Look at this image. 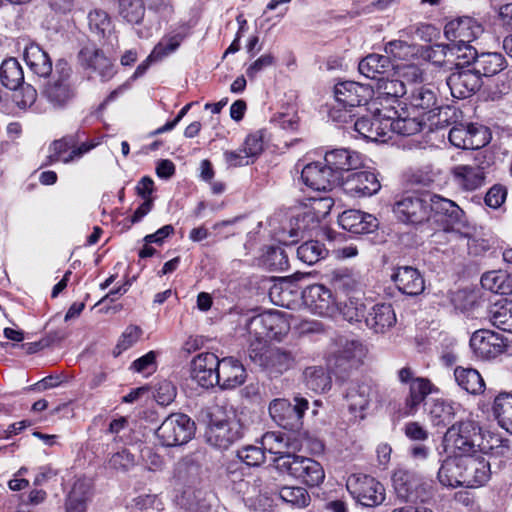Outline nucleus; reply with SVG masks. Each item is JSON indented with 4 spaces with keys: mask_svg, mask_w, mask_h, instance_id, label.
<instances>
[{
    "mask_svg": "<svg viewBox=\"0 0 512 512\" xmlns=\"http://www.w3.org/2000/svg\"><path fill=\"white\" fill-rule=\"evenodd\" d=\"M439 222L444 232L450 234V241L460 240L465 242L467 251L471 255H479L487 245L478 243L475 239V226L472 225L465 212L453 201L439 195H430V214Z\"/></svg>",
    "mask_w": 512,
    "mask_h": 512,
    "instance_id": "1",
    "label": "nucleus"
},
{
    "mask_svg": "<svg viewBox=\"0 0 512 512\" xmlns=\"http://www.w3.org/2000/svg\"><path fill=\"white\" fill-rule=\"evenodd\" d=\"M209 419L205 432L206 441L219 449H227L232 443L241 438L242 428L235 419L232 408L224 405H214L207 412Z\"/></svg>",
    "mask_w": 512,
    "mask_h": 512,
    "instance_id": "2",
    "label": "nucleus"
},
{
    "mask_svg": "<svg viewBox=\"0 0 512 512\" xmlns=\"http://www.w3.org/2000/svg\"><path fill=\"white\" fill-rule=\"evenodd\" d=\"M248 356L270 377H278L296 365L298 354L293 349L252 342Z\"/></svg>",
    "mask_w": 512,
    "mask_h": 512,
    "instance_id": "3",
    "label": "nucleus"
},
{
    "mask_svg": "<svg viewBox=\"0 0 512 512\" xmlns=\"http://www.w3.org/2000/svg\"><path fill=\"white\" fill-rule=\"evenodd\" d=\"M273 461L278 470L288 473L310 487L318 486L325 478L323 467L312 458L293 454L274 458Z\"/></svg>",
    "mask_w": 512,
    "mask_h": 512,
    "instance_id": "4",
    "label": "nucleus"
},
{
    "mask_svg": "<svg viewBox=\"0 0 512 512\" xmlns=\"http://www.w3.org/2000/svg\"><path fill=\"white\" fill-rule=\"evenodd\" d=\"M71 76L72 70L68 63L59 61L51 80L45 85L43 95L55 108L65 106L74 97Z\"/></svg>",
    "mask_w": 512,
    "mask_h": 512,
    "instance_id": "5",
    "label": "nucleus"
},
{
    "mask_svg": "<svg viewBox=\"0 0 512 512\" xmlns=\"http://www.w3.org/2000/svg\"><path fill=\"white\" fill-rule=\"evenodd\" d=\"M295 404H291L287 399H274L269 404V414L274 422L280 427L296 431L302 426V418L308 409V401L303 397H295Z\"/></svg>",
    "mask_w": 512,
    "mask_h": 512,
    "instance_id": "6",
    "label": "nucleus"
},
{
    "mask_svg": "<svg viewBox=\"0 0 512 512\" xmlns=\"http://www.w3.org/2000/svg\"><path fill=\"white\" fill-rule=\"evenodd\" d=\"M194 433V422L185 414H171L156 430L163 446L173 447L187 443Z\"/></svg>",
    "mask_w": 512,
    "mask_h": 512,
    "instance_id": "7",
    "label": "nucleus"
},
{
    "mask_svg": "<svg viewBox=\"0 0 512 512\" xmlns=\"http://www.w3.org/2000/svg\"><path fill=\"white\" fill-rule=\"evenodd\" d=\"M347 489L361 505L375 507L385 500V488L375 478L354 474L347 480Z\"/></svg>",
    "mask_w": 512,
    "mask_h": 512,
    "instance_id": "8",
    "label": "nucleus"
},
{
    "mask_svg": "<svg viewBox=\"0 0 512 512\" xmlns=\"http://www.w3.org/2000/svg\"><path fill=\"white\" fill-rule=\"evenodd\" d=\"M481 439L480 426L472 421H460L453 424L445 433V442L452 446L459 454L477 452L479 440Z\"/></svg>",
    "mask_w": 512,
    "mask_h": 512,
    "instance_id": "9",
    "label": "nucleus"
},
{
    "mask_svg": "<svg viewBox=\"0 0 512 512\" xmlns=\"http://www.w3.org/2000/svg\"><path fill=\"white\" fill-rule=\"evenodd\" d=\"M396 217L407 224H421L430 218V195L421 197L415 194L404 195L394 204Z\"/></svg>",
    "mask_w": 512,
    "mask_h": 512,
    "instance_id": "10",
    "label": "nucleus"
},
{
    "mask_svg": "<svg viewBox=\"0 0 512 512\" xmlns=\"http://www.w3.org/2000/svg\"><path fill=\"white\" fill-rule=\"evenodd\" d=\"M366 351V347L359 340L341 336L335 342L330 362L335 369L347 371L362 362Z\"/></svg>",
    "mask_w": 512,
    "mask_h": 512,
    "instance_id": "11",
    "label": "nucleus"
},
{
    "mask_svg": "<svg viewBox=\"0 0 512 512\" xmlns=\"http://www.w3.org/2000/svg\"><path fill=\"white\" fill-rule=\"evenodd\" d=\"M336 103L346 108L368 107L373 100V89L368 85H363L354 81H345L338 83L334 89Z\"/></svg>",
    "mask_w": 512,
    "mask_h": 512,
    "instance_id": "12",
    "label": "nucleus"
},
{
    "mask_svg": "<svg viewBox=\"0 0 512 512\" xmlns=\"http://www.w3.org/2000/svg\"><path fill=\"white\" fill-rule=\"evenodd\" d=\"M484 32V28L476 19L468 16L450 20L444 27V36L449 42L472 43Z\"/></svg>",
    "mask_w": 512,
    "mask_h": 512,
    "instance_id": "13",
    "label": "nucleus"
},
{
    "mask_svg": "<svg viewBox=\"0 0 512 512\" xmlns=\"http://www.w3.org/2000/svg\"><path fill=\"white\" fill-rule=\"evenodd\" d=\"M462 469L466 488L483 486L491 476L490 462L478 452L463 454Z\"/></svg>",
    "mask_w": 512,
    "mask_h": 512,
    "instance_id": "14",
    "label": "nucleus"
},
{
    "mask_svg": "<svg viewBox=\"0 0 512 512\" xmlns=\"http://www.w3.org/2000/svg\"><path fill=\"white\" fill-rule=\"evenodd\" d=\"M473 352L482 359H491L500 355L506 344L503 337L491 330L481 329L475 331L470 339Z\"/></svg>",
    "mask_w": 512,
    "mask_h": 512,
    "instance_id": "15",
    "label": "nucleus"
},
{
    "mask_svg": "<svg viewBox=\"0 0 512 512\" xmlns=\"http://www.w3.org/2000/svg\"><path fill=\"white\" fill-rule=\"evenodd\" d=\"M374 394L375 389L370 381L350 382L344 395L349 411L363 419V412L369 407Z\"/></svg>",
    "mask_w": 512,
    "mask_h": 512,
    "instance_id": "16",
    "label": "nucleus"
},
{
    "mask_svg": "<svg viewBox=\"0 0 512 512\" xmlns=\"http://www.w3.org/2000/svg\"><path fill=\"white\" fill-rule=\"evenodd\" d=\"M301 179L306 186L316 191H329L340 185L339 176L334 174L327 166L320 163L307 164L301 173Z\"/></svg>",
    "mask_w": 512,
    "mask_h": 512,
    "instance_id": "17",
    "label": "nucleus"
},
{
    "mask_svg": "<svg viewBox=\"0 0 512 512\" xmlns=\"http://www.w3.org/2000/svg\"><path fill=\"white\" fill-rule=\"evenodd\" d=\"M302 298L306 307L319 316H329L334 311L332 292L322 284H313L304 289Z\"/></svg>",
    "mask_w": 512,
    "mask_h": 512,
    "instance_id": "18",
    "label": "nucleus"
},
{
    "mask_svg": "<svg viewBox=\"0 0 512 512\" xmlns=\"http://www.w3.org/2000/svg\"><path fill=\"white\" fill-rule=\"evenodd\" d=\"M340 185L352 197H367L376 194L381 184L373 172L360 171L349 174Z\"/></svg>",
    "mask_w": 512,
    "mask_h": 512,
    "instance_id": "19",
    "label": "nucleus"
},
{
    "mask_svg": "<svg viewBox=\"0 0 512 512\" xmlns=\"http://www.w3.org/2000/svg\"><path fill=\"white\" fill-rule=\"evenodd\" d=\"M446 82L452 96L457 99H465L472 96L482 86L481 77L474 69L453 72Z\"/></svg>",
    "mask_w": 512,
    "mask_h": 512,
    "instance_id": "20",
    "label": "nucleus"
},
{
    "mask_svg": "<svg viewBox=\"0 0 512 512\" xmlns=\"http://www.w3.org/2000/svg\"><path fill=\"white\" fill-rule=\"evenodd\" d=\"M217 366H219V359L215 354L201 353L191 362V377L201 387H213L216 383Z\"/></svg>",
    "mask_w": 512,
    "mask_h": 512,
    "instance_id": "21",
    "label": "nucleus"
},
{
    "mask_svg": "<svg viewBox=\"0 0 512 512\" xmlns=\"http://www.w3.org/2000/svg\"><path fill=\"white\" fill-rule=\"evenodd\" d=\"M328 168L339 176V182L343 179V174L351 170H356L362 166L361 155L353 150L340 148L327 151L324 157Z\"/></svg>",
    "mask_w": 512,
    "mask_h": 512,
    "instance_id": "22",
    "label": "nucleus"
},
{
    "mask_svg": "<svg viewBox=\"0 0 512 512\" xmlns=\"http://www.w3.org/2000/svg\"><path fill=\"white\" fill-rule=\"evenodd\" d=\"M332 206L333 200L329 197L313 199L312 208L296 217V227L291 229L290 236L297 237L300 233L317 227L320 218L327 215Z\"/></svg>",
    "mask_w": 512,
    "mask_h": 512,
    "instance_id": "23",
    "label": "nucleus"
},
{
    "mask_svg": "<svg viewBox=\"0 0 512 512\" xmlns=\"http://www.w3.org/2000/svg\"><path fill=\"white\" fill-rule=\"evenodd\" d=\"M216 383L221 389H234L245 382L247 377L243 364L233 357L219 360Z\"/></svg>",
    "mask_w": 512,
    "mask_h": 512,
    "instance_id": "24",
    "label": "nucleus"
},
{
    "mask_svg": "<svg viewBox=\"0 0 512 512\" xmlns=\"http://www.w3.org/2000/svg\"><path fill=\"white\" fill-rule=\"evenodd\" d=\"M281 318L275 313H263L252 317L247 323V331L254 340L252 342H261L267 345L268 339L274 337L278 332L276 327Z\"/></svg>",
    "mask_w": 512,
    "mask_h": 512,
    "instance_id": "25",
    "label": "nucleus"
},
{
    "mask_svg": "<svg viewBox=\"0 0 512 512\" xmlns=\"http://www.w3.org/2000/svg\"><path fill=\"white\" fill-rule=\"evenodd\" d=\"M391 279L398 290L409 296H417L425 289V282L418 269L411 266L396 268Z\"/></svg>",
    "mask_w": 512,
    "mask_h": 512,
    "instance_id": "26",
    "label": "nucleus"
},
{
    "mask_svg": "<svg viewBox=\"0 0 512 512\" xmlns=\"http://www.w3.org/2000/svg\"><path fill=\"white\" fill-rule=\"evenodd\" d=\"M454 182L465 191H474L485 182L484 168L477 163L460 164L452 168Z\"/></svg>",
    "mask_w": 512,
    "mask_h": 512,
    "instance_id": "27",
    "label": "nucleus"
},
{
    "mask_svg": "<svg viewBox=\"0 0 512 512\" xmlns=\"http://www.w3.org/2000/svg\"><path fill=\"white\" fill-rule=\"evenodd\" d=\"M78 57L83 67L96 71L103 80L113 76V65L100 49L86 46L80 50Z\"/></svg>",
    "mask_w": 512,
    "mask_h": 512,
    "instance_id": "28",
    "label": "nucleus"
},
{
    "mask_svg": "<svg viewBox=\"0 0 512 512\" xmlns=\"http://www.w3.org/2000/svg\"><path fill=\"white\" fill-rule=\"evenodd\" d=\"M339 225L354 234H365L372 232L377 226V219L359 210L344 211L338 218Z\"/></svg>",
    "mask_w": 512,
    "mask_h": 512,
    "instance_id": "29",
    "label": "nucleus"
},
{
    "mask_svg": "<svg viewBox=\"0 0 512 512\" xmlns=\"http://www.w3.org/2000/svg\"><path fill=\"white\" fill-rule=\"evenodd\" d=\"M463 454L447 457L443 460L439 471L438 480L446 487H464Z\"/></svg>",
    "mask_w": 512,
    "mask_h": 512,
    "instance_id": "30",
    "label": "nucleus"
},
{
    "mask_svg": "<svg viewBox=\"0 0 512 512\" xmlns=\"http://www.w3.org/2000/svg\"><path fill=\"white\" fill-rule=\"evenodd\" d=\"M367 327L375 333H385L396 323V314L391 304L374 305L365 317Z\"/></svg>",
    "mask_w": 512,
    "mask_h": 512,
    "instance_id": "31",
    "label": "nucleus"
},
{
    "mask_svg": "<svg viewBox=\"0 0 512 512\" xmlns=\"http://www.w3.org/2000/svg\"><path fill=\"white\" fill-rule=\"evenodd\" d=\"M92 486L89 480L77 479L65 501L66 512H86L91 499Z\"/></svg>",
    "mask_w": 512,
    "mask_h": 512,
    "instance_id": "32",
    "label": "nucleus"
},
{
    "mask_svg": "<svg viewBox=\"0 0 512 512\" xmlns=\"http://www.w3.org/2000/svg\"><path fill=\"white\" fill-rule=\"evenodd\" d=\"M407 100L409 104L423 113L432 112L439 107V100L436 88L431 84L414 86Z\"/></svg>",
    "mask_w": 512,
    "mask_h": 512,
    "instance_id": "33",
    "label": "nucleus"
},
{
    "mask_svg": "<svg viewBox=\"0 0 512 512\" xmlns=\"http://www.w3.org/2000/svg\"><path fill=\"white\" fill-rule=\"evenodd\" d=\"M24 60L30 70L39 77H47L52 72V61L38 44L32 43L26 46Z\"/></svg>",
    "mask_w": 512,
    "mask_h": 512,
    "instance_id": "34",
    "label": "nucleus"
},
{
    "mask_svg": "<svg viewBox=\"0 0 512 512\" xmlns=\"http://www.w3.org/2000/svg\"><path fill=\"white\" fill-rule=\"evenodd\" d=\"M384 119L389 123V128L397 134L411 136L420 132L425 123L417 117H401L394 108H389Z\"/></svg>",
    "mask_w": 512,
    "mask_h": 512,
    "instance_id": "35",
    "label": "nucleus"
},
{
    "mask_svg": "<svg viewBox=\"0 0 512 512\" xmlns=\"http://www.w3.org/2000/svg\"><path fill=\"white\" fill-rule=\"evenodd\" d=\"M507 67L505 57L498 52H483L477 54L473 69L481 77H491Z\"/></svg>",
    "mask_w": 512,
    "mask_h": 512,
    "instance_id": "36",
    "label": "nucleus"
},
{
    "mask_svg": "<svg viewBox=\"0 0 512 512\" xmlns=\"http://www.w3.org/2000/svg\"><path fill=\"white\" fill-rule=\"evenodd\" d=\"M329 281L336 292L350 295L362 290L360 276L348 269H336L329 274Z\"/></svg>",
    "mask_w": 512,
    "mask_h": 512,
    "instance_id": "37",
    "label": "nucleus"
},
{
    "mask_svg": "<svg viewBox=\"0 0 512 512\" xmlns=\"http://www.w3.org/2000/svg\"><path fill=\"white\" fill-rule=\"evenodd\" d=\"M391 66L389 56L369 54L359 62L358 70L365 77L378 80V76L388 71Z\"/></svg>",
    "mask_w": 512,
    "mask_h": 512,
    "instance_id": "38",
    "label": "nucleus"
},
{
    "mask_svg": "<svg viewBox=\"0 0 512 512\" xmlns=\"http://www.w3.org/2000/svg\"><path fill=\"white\" fill-rule=\"evenodd\" d=\"M0 80L3 86L17 90L24 82L23 69L15 58L5 59L0 66Z\"/></svg>",
    "mask_w": 512,
    "mask_h": 512,
    "instance_id": "39",
    "label": "nucleus"
},
{
    "mask_svg": "<svg viewBox=\"0 0 512 512\" xmlns=\"http://www.w3.org/2000/svg\"><path fill=\"white\" fill-rule=\"evenodd\" d=\"M427 413L434 426L449 425L454 419L455 409L453 404L443 399H432L427 404Z\"/></svg>",
    "mask_w": 512,
    "mask_h": 512,
    "instance_id": "40",
    "label": "nucleus"
},
{
    "mask_svg": "<svg viewBox=\"0 0 512 512\" xmlns=\"http://www.w3.org/2000/svg\"><path fill=\"white\" fill-rule=\"evenodd\" d=\"M489 314L494 326L505 332L512 333V300H498L491 306Z\"/></svg>",
    "mask_w": 512,
    "mask_h": 512,
    "instance_id": "41",
    "label": "nucleus"
},
{
    "mask_svg": "<svg viewBox=\"0 0 512 512\" xmlns=\"http://www.w3.org/2000/svg\"><path fill=\"white\" fill-rule=\"evenodd\" d=\"M436 389L433 384L426 378H416L410 384L409 396L406 399V408L409 414H413L418 406L430 393Z\"/></svg>",
    "mask_w": 512,
    "mask_h": 512,
    "instance_id": "42",
    "label": "nucleus"
},
{
    "mask_svg": "<svg viewBox=\"0 0 512 512\" xmlns=\"http://www.w3.org/2000/svg\"><path fill=\"white\" fill-rule=\"evenodd\" d=\"M454 376L458 385L468 393L478 394L484 390V380L476 369L457 367Z\"/></svg>",
    "mask_w": 512,
    "mask_h": 512,
    "instance_id": "43",
    "label": "nucleus"
},
{
    "mask_svg": "<svg viewBox=\"0 0 512 512\" xmlns=\"http://www.w3.org/2000/svg\"><path fill=\"white\" fill-rule=\"evenodd\" d=\"M493 412L500 426L512 434V394L500 393L494 400Z\"/></svg>",
    "mask_w": 512,
    "mask_h": 512,
    "instance_id": "44",
    "label": "nucleus"
},
{
    "mask_svg": "<svg viewBox=\"0 0 512 512\" xmlns=\"http://www.w3.org/2000/svg\"><path fill=\"white\" fill-rule=\"evenodd\" d=\"M303 376L307 388L312 391L325 392L331 387V377L321 366L307 367Z\"/></svg>",
    "mask_w": 512,
    "mask_h": 512,
    "instance_id": "45",
    "label": "nucleus"
},
{
    "mask_svg": "<svg viewBox=\"0 0 512 512\" xmlns=\"http://www.w3.org/2000/svg\"><path fill=\"white\" fill-rule=\"evenodd\" d=\"M449 64L452 66H463L473 63L477 57V50L471 46V43L449 42Z\"/></svg>",
    "mask_w": 512,
    "mask_h": 512,
    "instance_id": "46",
    "label": "nucleus"
},
{
    "mask_svg": "<svg viewBox=\"0 0 512 512\" xmlns=\"http://www.w3.org/2000/svg\"><path fill=\"white\" fill-rule=\"evenodd\" d=\"M118 12L127 23L139 24L145 15V5L143 0H119Z\"/></svg>",
    "mask_w": 512,
    "mask_h": 512,
    "instance_id": "47",
    "label": "nucleus"
},
{
    "mask_svg": "<svg viewBox=\"0 0 512 512\" xmlns=\"http://www.w3.org/2000/svg\"><path fill=\"white\" fill-rule=\"evenodd\" d=\"M280 498L296 508H306L309 506L311 497L308 491L299 486H283L279 490Z\"/></svg>",
    "mask_w": 512,
    "mask_h": 512,
    "instance_id": "48",
    "label": "nucleus"
},
{
    "mask_svg": "<svg viewBox=\"0 0 512 512\" xmlns=\"http://www.w3.org/2000/svg\"><path fill=\"white\" fill-rule=\"evenodd\" d=\"M264 265L273 272H284L289 268V258L286 250L280 246H271L263 258Z\"/></svg>",
    "mask_w": 512,
    "mask_h": 512,
    "instance_id": "49",
    "label": "nucleus"
},
{
    "mask_svg": "<svg viewBox=\"0 0 512 512\" xmlns=\"http://www.w3.org/2000/svg\"><path fill=\"white\" fill-rule=\"evenodd\" d=\"M377 91L379 98L389 100L398 99L407 93L404 81L400 79L378 78Z\"/></svg>",
    "mask_w": 512,
    "mask_h": 512,
    "instance_id": "50",
    "label": "nucleus"
},
{
    "mask_svg": "<svg viewBox=\"0 0 512 512\" xmlns=\"http://www.w3.org/2000/svg\"><path fill=\"white\" fill-rule=\"evenodd\" d=\"M326 252L324 245L314 240L307 241L297 248L298 258L308 265H313L324 258Z\"/></svg>",
    "mask_w": 512,
    "mask_h": 512,
    "instance_id": "51",
    "label": "nucleus"
},
{
    "mask_svg": "<svg viewBox=\"0 0 512 512\" xmlns=\"http://www.w3.org/2000/svg\"><path fill=\"white\" fill-rule=\"evenodd\" d=\"M88 24L90 30L101 37H106L112 30L111 19L108 13L102 9H94L89 12Z\"/></svg>",
    "mask_w": 512,
    "mask_h": 512,
    "instance_id": "52",
    "label": "nucleus"
},
{
    "mask_svg": "<svg viewBox=\"0 0 512 512\" xmlns=\"http://www.w3.org/2000/svg\"><path fill=\"white\" fill-rule=\"evenodd\" d=\"M505 281L506 275L501 271H489L481 277V285L484 289L501 295L508 294L511 291Z\"/></svg>",
    "mask_w": 512,
    "mask_h": 512,
    "instance_id": "53",
    "label": "nucleus"
},
{
    "mask_svg": "<svg viewBox=\"0 0 512 512\" xmlns=\"http://www.w3.org/2000/svg\"><path fill=\"white\" fill-rule=\"evenodd\" d=\"M262 449L268 451L270 454L275 455V458L282 457L284 455H292L287 452V442L284 437L277 432H267L262 437Z\"/></svg>",
    "mask_w": 512,
    "mask_h": 512,
    "instance_id": "54",
    "label": "nucleus"
},
{
    "mask_svg": "<svg viewBox=\"0 0 512 512\" xmlns=\"http://www.w3.org/2000/svg\"><path fill=\"white\" fill-rule=\"evenodd\" d=\"M366 112H370L373 115L372 119V134L369 136L370 140H378L379 137L385 135V129L389 128V123L384 119L383 114L387 112L388 109L382 110L378 107L377 100L372 101L368 104V107L363 109Z\"/></svg>",
    "mask_w": 512,
    "mask_h": 512,
    "instance_id": "55",
    "label": "nucleus"
},
{
    "mask_svg": "<svg viewBox=\"0 0 512 512\" xmlns=\"http://www.w3.org/2000/svg\"><path fill=\"white\" fill-rule=\"evenodd\" d=\"M204 502L203 492L193 488L185 489L179 497L181 507L190 512H204Z\"/></svg>",
    "mask_w": 512,
    "mask_h": 512,
    "instance_id": "56",
    "label": "nucleus"
},
{
    "mask_svg": "<svg viewBox=\"0 0 512 512\" xmlns=\"http://www.w3.org/2000/svg\"><path fill=\"white\" fill-rule=\"evenodd\" d=\"M74 146V141L68 138L55 140L49 146V154L47 156L46 165H51L55 162L67 163L65 159L70 153L69 150Z\"/></svg>",
    "mask_w": 512,
    "mask_h": 512,
    "instance_id": "57",
    "label": "nucleus"
},
{
    "mask_svg": "<svg viewBox=\"0 0 512 512\" xmlns=\"http://www.w3.org/2000/svg\"><path fill=\"white\" fill-rule=\"evenodd\" d=\"M340 311L343 318L350 323L360 322L362 318L366 317L365 305L354 297H349Z\"/></svg>",
    "mask_w": 512,
    "mask_h": 512,
    "instance_id": "58",
    "label": "nucleus"
},
{
    "mask_svg": "<svg viewBox=\"0 0 512 512\" xmlns=\"http://www.w3.org/2000/svg\"><path fill=\"white\" fill-rule=\"evenodd\" d=\"M183 37L180 34L165 36L152 50V56L162 59L174 52L181 44Z\"/></svg>",
    "mask_w": 512,
    "mask_h": 512,
    "instance_id": "59",
    "label": "nucleus"
},
{
    "mask_svg": "<svg viewBox=\"0 0 512 512\" xmlns=\"http://www.w3.org/2000/svg\"><path fill=\"white\" fill-rule=\"evenodd\" d=\"M398 74L401 77V81L406 83L420 86L419 84L423 83L426 80V75L419 66L414 64L403 65L399 68Z\"/></svg>",
    "mask_w": 512,
    "mask_h": 512,
    "instance_id": "60",
    "label": "nucleus"
},
{
    "mask_svg": "<svg viewBox=\"0 0 512 512\" xmlns=\"http://www.w3.org/2000/svg\"><path fill=\"white\" fill-rule=\"evenodd\" d=\"M238 458L247 466H259L265 460V452L262 447L246 446L237 451Z\"/></svg>",
    "mask_w": 512,
    "mask_h": 512,
    "instance_id": "61",
    "label": "nucleus"
},
{
    "mask_svg": "<svg viewBox=\"0 0 512 512\" xmlns=\"http://www.w3.org/2000/svg\"><path fill=\"white\" fill-rule=\"evenodd\" d=\"M385 52L399 60L408 59L414 54V47L402 40H393L385 45Z\"/></svg>",
    "mask_w": 512,
    "mask_h": 512,
    "instance_id": "62",
    "label": "nucleus"
},
{
    "mask_svg": "<svg viewBox=\"0 0 512 512\" xmlns=\"http://www.w3.org/2000/svg\"><path fill=\"white\" fill-rule=\"evenodd\" d=\"M37 99V91L30 84H21L19 90L14 94V101L20 108L31 107Z\"/></svg>",
    "mask_w": 512,
    "mask_h": 512,
    "instance_id": "63",
    "label": "nucleus"
},
{
    "mask_svg": "<svg viewBox=\"0 0 512 512\" xmlns=\"http://www.w3.org/2000/svg\"><path fill=\"white\" fill-rule=\"evenodd\" d=\"M427 58L433 64L438 66L451 68L452 65L449 64V46L448 44H435L432 46L427 52Z\"/></svg>",
    "mask_w": 512,
    "mask_h": 512,
    "instance_id": "64",
    "label": "nucleus"
}]
</instances>
